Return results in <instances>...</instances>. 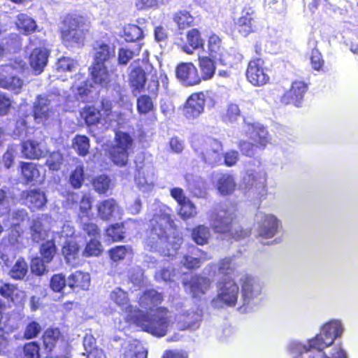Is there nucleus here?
I'll return each instance as SVG.
<instances>
[{"label":"nucleus","instance_id":"f257e3e1","mask_svg":"<svg viewBox=\"0 0 358 358\" xmlns=\"http://www.w3.org/2000/svg\"><path fill=\"white\" fill-rule=\"evenodd\" d=\"M162 301V292H142L138 298V305L146 312L129 305L125 310V321L153 336H164L171 323V316L167 308L159 306Z\"/></svg>","mask_w":358,"mask_h":358},{"label":"nucleus","instance_id":"f03ea898","mask_svg":"<svg viewBox=\"0 0 358 358\" xmlns=\"http://www.w3.org/2000/svg\"><path fill=\"white\" fill-rule=\"evenodd\" d=\"M89 18L78 13H69L61 17L58 31L62 44L67 48L84 46L90 33Z\"/></svg>","mask_w":358,"mask_h":358},{"label":"nucleus","instance_id":"7ed1b4c3","mask_svg":"<svg viewBox=\"0 0 358 358\" xmlns=\"http://www.w3.org/2000/svg\"><path fill=\"white\" fill-rule=\"evenodd\" d=\"M236 212L235 207L222 205L215 207L208 217L210 226L214 233L236 241L248 237L251 234V229H244L237 222Z\"/></svg>","mask_w":358,"mask_h":358},{"label":"nucleus","instance_id":"20e7f679","mask_svg":"<svg viewBox=\"0 0 358 358\" xmlns=\"http://www.w3.org/2000/svg\"><path fill=\"white\" fill-rule=\"evenodd\" d=\"M343 332V327L339 320H330L322 327L319 334L308 341V345H304V349L306 352L313 349L322 351L331 345Z\"/></svg>","mask_w":358,"mask_h":358},{"label":"nucleus","instance_id":"39448f33","mask_svg":"<svg viewBox=\"0 0 358 358\" xmlns=\"http://www.w3.org/2000/svg\"><path fill=\"white\" fill-rule=\"evenodd\" d=\"M133 145L134 140L129 134L122 131H115L114 144L110 145L108 150L109 159L119 167L127 166Z\"/></svg>","mask_w":358,"mask_h":358},{"label":"nucleus","instance_id":"423d86ee","mask_svg":"<svg viewBox=\"0 0 358 358\" xmlns=\"http://www.w3.org/2000/svg\"><path fill=\"white\" fill-rule=\"evenodd\" d=\"M176 229L175 222L169 214L154 215L150 220V229L148 245L152 248L159 241H167L171 229Z\"/></svg>","mask_w":358,"mask_h":358},{"label":"nucleus","instance_id":"0eeeda50","mask_svg":"<svg viewBox=\"0 0 358 358\" xmlns=\"http://www.w3.org/2000/svg\"><path fill=\"white\" fill-rule=\"evenodd\" d=\"M234 27L239 34L244 37L257 32L260 24L255 7L245 4L241 10V16L234 21Z\"/></svg>","mask_w":358,"mask_h":358},{"label":"nucleus","instance_id":"6e6552de","mask_svg":"<svg viewBox=\"0 0 358 358\" xmlns=\"http://www.w3.org/2000/svg\"><path fill=\"white\" fill-rule=\"evenodd\" d=\"M268 69L264 60L261 57H252L246 67L247 80L255 87H261L269 83Z\"/></svg>","mask_w":358,"mask_h":358},{"label":"nucleus","instance_id":"1a4fd4ad","mask_svg":"<svg viewBox=\"0 0 358 358\" xmlns=\"http://www.w3.org/2000/svg\"><path fill=\"white\" fill-rule=\"evenodd\" d=\"M218 273L222 275L219 282L220 291H238V286L232 278L235 267L231 257L221 259L218 262Z\"/></svg>","mask_w":358,"mask_h":358},{"label":"nucleus","instance_id":"9d476101","mask_svg":"<svg viewBox=\"0 0 358 358\" xmlns=\"http://www.w3.org/2000/svg\"><path fill=\"white\" fill-rule=\"evenodd\" d=\"M308 90V85L304 81L294 80L290 87L280 96V102L285 106L294 105L300 107Z\"/></svg>","mask_w":358,"mask_h":358},{"label":"nucleus","instance_id":"9b49d317","mask_svg":"<svg viewBox=\"0 0 358 358\" xmlns=\"http://www.w3.org/2000/svg\"><path fill=\"white\" fill-rule=\"evenodd\" d=\"M222 150L223 145L220 141L208 136L201 143V156L205 163L215 165L221 160Z\"/></svg>","mask_w":358,"mask_h":358},{"label":"nucleus","instance_id":"f8f14e48","mask_svg":"<svg viewBox=\"0 0 358 358\" xmlns=\"http://www.w3.org/2000/svg\"><path fill=\"white\" fill-rule=\"evenodd\" d=\"M176 76L186 87H192L201 83L197 68L192 62H181L175 70Z\"/></svg>","mask_w":358,"mask_h":358},{"label":"nucleus","instance_id":"ddd939ff","mask_svg":"<svg viewBox=\"0 0 358 358\" xmlns=\"http://www.w3.org/2000/svg\"><path fill=\"white\" fill-rule=\"evenodd\" d=\"M266 173L259 162L258 169H248L243 177V182L245 188L248 189H255L256 192H261L266 190Z\"/></svg>","mask_w":358,"mask_h":358},{"label":"nucleus","instance_id":"4468645a","mask_svg":"<svg viewBox=\"0 0 358 358\" xmlns=\"http://www.w3.org/2000/svg\"><path fill=\"white\" fill-rule=\"evenodd\" d=\"M205 94L203 92H194L187 98L184 105V115L187 119H194L204 110Z\"/></svg>","mask_w":358,"mask_h":358},{"label":"nucleus","instance_id":"2eb2a0df","mask_svg":"<svg viewBox=\"0 0 358 358\" xmlns=\"http://www.w3.org/2000/svg\"><path fill=\"white\" fill-rule=\"evenodd\" d=\"M21 153L27 159H41L47 157L49 150L40 141L26 139L21 142Z\"/></svg>","mask_w":358,"mask_h":358},{"label":"nucleus","instance_id":"dca6fc26","mask_svg":"<svg viewBox=\"0 0 358 358\" xmlns=\"http://www.w3.org/2000/svg\"><path fill=\"white\" fill-rule=\"evenodd\" d=\"M50 100L42 95L36 97L33 105L32 115L37 122L45 124L53 117L55 111L50 107Z\"/></svg>","mask_w":358,"mask_h":358},{"label":"nucleus","instance_id":"f3484780","mask_svg":"<svg viewBox=\"0 0 358 358\" xmlns=\"http://www.w3.org/2000/svg\"><path fill=\"white\" fill-rule=\"evenodd\" d=\"M280 227V221L271 214L264 215L258 222L257 236L264 238H273Z\"/></svg>","mask_w":358,"mask_h":358},{"label":"nucleus","instance_id":"a211bd4d","mask_svg":"<svg viewBox=\"0 0 358 358\" xmlns=\"http://www.w3.org/2000/svg\"><path fill=\"white\" fill-rule=\"evenodd\" d=\"M20 199L31 211L43 208L47 202L45 193L39 189L22 191L20 194Z\"/></svg>","mask_w":358,"mask_h":358},{"label":"nucleus","instance_id":"6ab92c4d","mask_svg":"<svg viewBox=\"0 0 358 358\" xmlns=\"http://www.w3.org/2000/svg\"><path fill=\"white\" fill-rule=\"evenodd\" d=\"M65 262L73 267L80 264V246L75 239L66 240L61 248Z\"/></svg>","mask_w":358,"mask_h":358},{"label":"nucleus","instance_id":"aec40b11","mask_svg":"<svg viewBox=\"0 0 358 358\" xmlns=\"http://www.w3.org/2000/svg\"><path fill=\"white\" fill-rule=\"evenodd\" d=\"M49 54V50L44 47L35 48L31 50L29 57V64L35 74H40L43 71L48 63Z\"/></svg>","mask_w":358,"mask_h":358},{"label":"nucleus","instance_id":"412c9836","mask_svg":"<svg viewBox=\"0 0 358 358\" xmlns=\"http://www.w3.org/2000/svg\"><path fill=\"white\" fill-rule=\"evenodd\" d=\"M120 210L118 203L113 198L100 201L96 204L97 215L103 221L111 220L115 214L119 213Z\"/></svg>","mask_w":358,"mask_h":358},{"label":"nucleus","instance_id":"4be33fe9","mask_svg":"<svg viewBox=\"0 0 358 358\" xmlns=\"http://www.w3.org/2000/svg\"><path fill=\"white\" fill-rule=\"evenodd\" d=\"M20 176L23 184L30 185L37 182L41 177L39 166L34 162H20L19 163Z\"/></svg>","mask_w":358,"mask_h":358},{"label":"nucleus","instance_id":"5701e85b","mask_svg":"<svg viewBox=\"0 0 358 358\" xmlns=\"http://www.w3.org/2000/svg\"><path fill=\"white\" fill-rule=\"evenodd\" d=\"M91 284L90 275L81 271L72 273L67 279L68 286L77 291H88Z\"/></svg>","mask_w":358,"mask_h":358},{"label":"nucleus","instance_id":"b1692460","mask_svg":"<svg viewBox=\"0 0 358 358\" xmlns=\"http://www.w3.org/2000/svg\"><path fill=\"white\" fill-rule=\"evenodd\" d=\"M204 40L201 31L197 28H192L186 33V43L182 49L187 54H192L194 50L203 49Z\"/></svg>","mask_w":358,"mask_h":358},{"label":"nucleus","instance_id":"393cba45","mask_svg":"<svg viewBox=\"0 0 358 358\" xmlns=\"http://www.w3.org/2000/svg\"><path fill=\"white\" fill-rule=\"evenodd\" d=\"M215 59L206 55L198 57V66L201 72V74H199L201 83L202 80H211L214 77L217 69Z\"/></svg>","mask_w":358,"mask_h":358},{"label":"nucleus","instance_id":"a878e982","mask_svg":"<svg viewBox=\"0 0 358 358\" xmlns=\"http://www.w3.org/2000/svg\"><path fill=\"white\" fill-rule=\"evenodd\" d=\"M110 261L114 264L122 262L134 256L133 248L129 245H115L108 250Z\"/></svg>","mask_w":358,"mask_h":358},{"label":"nucleus","instance_id":"bb28decb","mask_svg":"<svg viewBox=\"0 0 358 358\" xmlns=\"http://www.w3.org/2000/svg\"><path fill=\"white\" fill-rule=\"evenodd\" d=\"M94 64H105L115 56V47L103 42L94 47Z\"/></svg>","mask_w":358,"mask_h":358},{"label":"nucleus","instance_id":"cd10ccee","mask_svg":"<svg viewBox=\"0 0 358 358\" xmlns=\"http://www.w3.org/2000/svg\"><path fill=\"white\" fill-rule=\"evenodd\" d=\"M147 81L145 72L141 66L134 67L129 74V83L133 91L142 92Z\"/></svg>","mask_w":358,"mask_h":358},{"label":"nucleus","instance_id":"c85d7f7f","mask_svg":"<svg viewBox=\"0 0 358 358\" xmlns=\"http://www.w3.org/2000/svg\"><path fill=\"white\" fill-rule=\"evenodd\" d=\"M105 236L111 242H122L127 234L125 223L124 222L110 224L104 229Z\"/></svg>","mask_w":358,"mask_h":358},{"label":"nucleus","instance_id":"c756f323","mask_svg":"<svg viewBox=\"0 0 358 358\" xmlns=\"http://www.w3.org/2000/svg\"><path fill=\"white\" fill-rule=\"evenodd\" d=\"M224 51L222 39L216 34L212 33L207 39L208 57L221 60Z\"/></svg>","mask_w":358,"mask_h":358},{"label":"nucleus","instance_id":"7c9ffc66","mask_svg":"<svg viewBox=\"0 0 358 358\" xmlns=\"http://www.w3.org/2000/svg\"><path fill=\"white\" fill-rule=\"evenodd\" d=\"M15 26L22 35H30L37 29L36 21L24 13H20L16 17Z\"/></svg>","mask_w":358,"mask_h":358},{"label":"nucleus","instance_id":"2f4dec72","mask_svg":"<svg viewBox=\"0 0 358 358\" xmlns=\"http://www.w3.org/2000/svg\"><path fill=\"white\" fill-rule=\"evenodd\" d=\"M92 80L96 84L106 85L110 82L109 71L105 64L92 63L90 68Z\"/></svg>","mask_w":358,"mask_h":358},{"label":"nucleus","instance_id":"473e14b6","mask_svg":"<svg viewBox=\"0 0 358 358\" xmlns=\"http://www.w3.org/2000/svg\"><path fill=\"white\" fill-rule=\"evenodd\" d=\"M210 280L201 275H192L189 278H184L182 285L185 288L190 291H203V289H208L210 287Z\"/></svg>","mask_w":358,"mask_h":358},{"label":"nucleus","instance_id":"72a5a7b5","mask_svg":"<svg viewBox=\"0 0 358 358\" xmlns=\"http://www.w3.org/2000/svg\"><path fill=\"white\" fill-rule=\"evenodd\" d=\"M236 184L232 175L222 174L217 181V189L223 196L231 194L236 189Z\"/></svg>","mask_w":358,"mask_h":358},{"label":"nucleus","instance_id":"f704fd0d","mask_svg":"<svg viewBox=\"0 0 358 358\" xmlns=\"http://www.w3.org/2000/svg\"><path fill=\"white\" fill-rule=\"evenodd\" d=\"M173 20L179 30H184L194 25L195 17L187 10H178L173 14Z\"/></svg>","mask_w":358,"mask_h":358},{"label":"nucleus","instance_id":"c9c22d12","mask_svg":"<svg viewBox=\"0 0 358 358\" xmlns=\"http://www.w3.org/2000/svg\"><path fill=\"white\" fill-rule=\"evenodd\" d=\"M40 257L47 264L51 263L57 254V248L54 238L45 241L39 245Z\"/></svg>","mask_w":358,"mask_h":358},{"label":"nucleus","instance_id":"e433bc0d","mask_svg":"<svg viewBox=\"0 0 358 358\" xmlns=\"http://www.w3.org/2000/svg\"><path fill=\"white\" fill-rule=\"evenodd\" d=\"M199 315L195 311H188L176 315V320L180 329L185 330L194 328L198 325Z\"/></svg>","mask_w":358,"mask_h":358},{"label":"nucleus","instance_id":"4c0bfd02","mask_svg":"<svg viewBox=\"0 0 358 358\" xmlns=\"http://www.w3.org/2000/svg\"><path fill=\"white\" fill-rule=\"evenodd\" d=\"M85 124L89 126H96L103 120L101 110L94 105L85 106L82 112Z\"/></svg>","mask_w":358,"mask_h":358},{"label":"nucleus","instance_id":"58836bf2","mask_svg":"<svg viewBox=\"0 0 358 358\" xmlns=\"http://www.w3.org/2000/svg\"><path fill=\"white\" fill-rule=\"evenodd\" d=\"M43 345L46 350L52 351L59 341H64L62 334L57 328L47 329L43 336Z\"/></svg>","mask_w":358,"mask_h":358},{"label":"nucleus","instance_id":"ea45409f","mask_svg":"<svg viewBox=\"0 0 358 358\" xmlns=\"http://www.w3.org/2000/svg\"><path fill=\"white\" fill-rule=\"evenodd\" d=\"M79 227L81 232L85 236L91 238H100L101 235V231L99 225L92 220H83V219L78 220Z\"/></svg>","mask_w":358,"mask_h":358},{"label":"nucleus","instance_id":"a19ab883","mask_svg":"<svg viewBox=\"0 0 358 358\" xmlns=\"http://www.w3.org/2000/svg\"><path fill=\"white\" fill-rule=\"evenodd\" d=\"M210 228L203 224H199L192 229V239L199 245H204L208 243L210 237Z\"/></svg>","mask_w":358,"mask_h":358},{"label":"nucleus","instance_id":"79ce46f5","mask_svg":"<svg viewBox=\"0 0 358 358\" xmlns=\"http://www.w3.org/2000/svg\"><path fill=\"white\" fill-rule=\"evenodd\" d=\"M121 37L126 42L132 43L139 41L144 37L142 29L134 24H129L124 27Z\"/></svg>","mask_w":358,"mask_h":358},{"label":"nucleus","instance_id":"37998d69","mask_svg":"<svg viewBox=\"0 0 358 358\" xmlns=\"http://www.w3.org/2000/svg\"><path fill=\"white\" fill-rule=\"evenodd\" d=\"M23 80L16 76H2L0 77V87L17 94L21 91Z\"/></svg>","mask_w":358,"mask_h":358},{"label":"nucleus","instance_id":"c03bdc74","mask_svg":"<svg viewBox=\"0 0 358 358\" xmlns=\"http://www.w3.org/2000/svg\"><path fill=\"white\" fill-rule=\"evenodd\" d=\"M72 148L81 157L87 156L90 152V139L85 135L77 134L72 140Z\"/></svg>","mask_w":358,"mask_h":358},{"label":"nucleus","instance_id":"a18cd8bd","mask_svg":"<svg viewBox=\"0 0 358 358\" xmlns=\"http://www.w3.org/2000/svg\"><path fill=\"white\" fill-rule=\"evenodd\" d=\"M136 109L139 115L154 113L155 107L150 96L142 94L136 99Z\"/></svg>","mask_w":358,"mask_h":358},{"label":"nucleus","instance_id":"49530a36","mask_svg":"<svg viewBox=\"0 0 358 358\" xmlns=\"http://www.w3.org/2000/svg\"><path fill=\"white\" fill-rule=\"evenodd\" d=\"M238 292H219L216 298L213 300L215 308H222L224 306H234L237 301Z\"/></svg>","mask_w":358,"mask_h":358},{"label":"nucleus","instance_id":"de8ad7c7","mask_svg":"<svg viewBox=\"0 0 358 358\" xmlns=\"http://www.w3.org/2000/svg\"><path fill=\"white\" fill-rule=\"evenodd\" d=\"M102 252L103 248L99 238H91L86 243L81 255L84 257H99Z\"/></svg>","mask_w":358,"mask_h":358},{"label":"nucleus","instance_id":"09e8293b","mask_svg":"<svg viewBox=\"0 0 358 358\" xmlns=\"http://www.w3.org/2000/svg\"><path fill=\"white\" fill-rule=\"evenodd\" d=\"M251 138L255 144L256 148L260 150H264L270 143L268 132L264 127L255 129Z\"/></svg>","mask_w":358,"mask_h":358},{"label":"nucleus","instance_id":"8fccbe9b","mask_svg":"<svg viewBox=\"0 0 358 358\" xmlns=\"http://www.w3.org/2000/svg\"><path fill=\"white\" fill-rule=\"evenodd\" d=\"M30 231L33 241L37 243L43 241L47 236V231L45 230L43 221L40 217L32 220Z\"/></svg>","mask_w":358,"mask_h":358},{"label":"nucleus","instance_id":"3c124183","mask_svg":"<svg viewBox=\"0 0 358 358\" xmlns=\"http://www.w3.org/2000/svg\"><path fill=\"white\" fill-rule=\"evenodd\" d=\"M27 271L28 266L25 259L23 257H20L10 270L9 273L12 278L22 280L25 277Z\"/></svg>","mask_w":358,"mask_h":358},{"label":"nucleus","instance_id":"603ef678","mask_svg":"<svg viewBox=\"0 0 358 358\" xmlns=\"http://www.w3.org/2000/svg\"><path fill=\"white\" fill-rule=\"evenodd\" d=\"M48 159L45 161V165L48 166V169L52 171H59L64 162V156L60 151H53L48 152Z\"/></svg>","mask_w":358,"mask_h":358},{"label":"nucleus","instance_id":"864d4df0","mask_svg":"<svg viewBox=\"0 0 358 358\" xmlns=\"http://www.w3.org/2000/svg\"><path fill=\"white\" fill-rule=\"evenodd\" d=\"M178 206L179 209L178 213L184 220L194 217L197 214L196 208L189 199L185 201L184 203H180Z\"/></svg>","mask_w":358,"mask_h":358},{"label":"nucleus","instance_id":"5fc2aeb1","mask_svg":"<svg viewBox=\"0 0 358 358\" xmlns=\"http://www.w3.org/2000/svg\"><path fill=\"white\" fill-rule=\"evenodd\" d=\"M83 343L87 357L97 356L99 352L104 353L102 349L97 347L96 340L92 334H86Z\"/></svg>","mask_w":358,"mask_h":358},{"label":"nucleus","instance_id":"6e6d98bb","mask_svg":"<svg viewBox=\"0 0 358 358\" xmlns=\"http://www.w3.org/2000/svg\"><path fill=\"white\" fill-rule=\"evenodd\" d=\"M85 180V173L83 165L77 166L69 176V183L74 189H79L82 187Z\"/></svg>","mask_w":358,"mask_h":358},{"label":"nucleus","instance_id":"4d7b16f0","mask_svg":"<svg viewBox=\"0 0 358 358\" xmlns=\"http://www.w3.org/2000/svg\"><path fill=\"white\" fill-rule=\"evenodd\" d=\"M92 185L97 193L105 194L109 189L110 180L104 174L97 176L93 178Z\"/></svg>","mask_w":358,"mask_h":358},{"label":"nucleus","instance_id":"13d9d810","mask_svg":"<svg viewBox=\"0 0 358 358\" xmlns=\"http://www.w3.org/2000/svg\"><path fill=\"white\" fill-rule=\"evenodd\" d=\"M92 208V199L88 194H84L79 201L78 220L88 217Z\"/></svg>","mask_w":358,"mask_h":358},{"label":"nucleus","instance_id":"bf43d9fd","mask_svg":"<svg viewBox=\"0 0 358 358\" xmlns=\"http://www.w3.org/2000/svg\"><path fill=\"white\" fill-rule=\"evenodd\" d=\"M317 41H314L315 46L317 45ZM310 61L311 67L313 70L320 71H322L324 66V60L323 59V56L322 53L319 51V50L314 47L310 55Z\"/></svg>","mask_w":358,"mask_h":358},{"label":"nucleus","instance_id":"052dcab7","mask_svg":"<svg viewBox=\"0 0 358 358\" xmlns=\"http://www.w3.org/2000/svg\"><path fill=\"white\" fill-rule=\"evenodd\" d=\"M41 348L36 341L25 343L22 347L23 358H40Z\"/></svg>","mask_w":358,"mask_h":358},{"label":"nucleus","instance_id":"680f3d73","mask_svg":"<svg viewBox=\"0 0 358 358\" xmlns=\"http://www.w3.org/2000/svg\"><path fill=\"white\" fill-rule=\"evenodd\" d=\"M45 264H48L40 257H35L32 258L30 263L31 273L38 276L43 275L48 271Z\"/></svg>","mask_w":358,"mask_h":358},{"label":"nucleus","instance_id":"e2e57ef3","mask_svg":"<svg viewBox=\"0 0 358 358\" xmlns=\"http://www.w3.org/2000/svg\"><path fill=\"white\" fill-rule=\"evenodd\" d=\"M22 234V229H21L20 225L19 224H13L9 229V232L3 240H7V242L10 245H15L19 243Z\"/></svg>","mask_w":358,"mask_h":358},{"label":"nucleus","instance_id":"0e129e2a","mask_svg":"<svg viewBox=\"0 0 358 358\" xmlns=\"http://www.w3.org/2000/svg\"><path fill=\"white\" fill-rule=\"evenodd\" d=\"M147 357L146 350L134 345H129L122 355V358H147Z\"/></svg>","mask_w":358,"mask_h":358},{"label":"nucleus","instance_id":"69168bd1","mask_svg":"<svg viewBox=\"0 0 358 358\" xmlns=\"http://www.w3.org/2000/svg\"><path fill=\"white\" fill-rule=\"evenodd\" d=\"M41 331L40 324L36 321H31L27 324L23 333V338L27 340L34 338L38 336Z\"/></svg>","mask_w":358,"mask_h":358},{"label":"nucleus","instance_id":"338daca9","mask_svg":"<svg viewBox=\"0 0 358 358\" xmlns=\"http://www.w3.org/2000/svg\"><path fill=\"white\" fill-rule=\"evenodd\" d=\"M176 272L174 268H163L155 274L157 280H162L165 282H173L175 281Z\"/></svg>","mask_w":358,"mask_h":358},{"label":"nucleus","instance_id":"774afa93","mask_svg":"<svg viewBox=\"0 0 358 358\" xmlns=\"http://www.w3.org/2000/svg\"><path fill=\"white\" fill-rule=\"evenodd\" d=\"M241 115V111L237 104L229 103L226 109V112L222 115V120L224 122H234Z\"/></svg>","mask_w":358,"mask_h":358}]
</instances>
